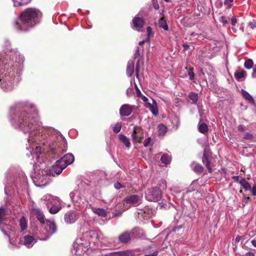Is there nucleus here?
<instances>
[{
  "label": "nucleus",
  "mask_w": 256,
  "mask_h": 256,
  "mask_svg": "<svg viewBox=\"0 0 256 256\" xmlns=\"http://www.w3.org/2000/svg\"><path fill=\"white\" fill-rule=\"evenodd\" d=\"M182 46L185 50H188L189 48V46L188 44H184Z\"/></svg>",
  "instance_id": "obj_61"
},
{
  "label": "nucleus",
  "mask_w": 256,
  "mask_h": 256,
  "mask_svg": "<svg viewBox=\"0 0 256 256\" xmlns=\"http://www.w3.org/2000/svg\"><path fill=\"white\" fill-rule=\"evenodd\" d=\"M149 41H150L149 38H146L145 40H143L142 41L140 42L138 44H139V45L141 46V45L143 44L145 42H149Z\"/></svg>",
  "instance_id": "obj_56"
},
{
  "label": "nucleus",
  "mask_w": 256,
  "mask_h": 256,
  "mask_svg": "<svg viewBox=\"0 0 256 256\" xmlns=\"http://www.w3.org/2000/svg\"><path fill=\"white\" fill-rule=\"evenodd\" d=\"M245 256H255V254L252 252H248L246 253Z\"/></svg>",
  "instance_id": "obj_57"
},
{
  "label": "nucleus",
  "mask_w": 256,
  "mask_h": 256,
  "mask_svg": "<svg viewBox=\"0 0 256 256\" xmlns=\"http://www.w3.org/2000/svg\"><path fill=\"white\" fill-rule=\"evenodd\" d=\"M231 20H232V26H235L237 22V20H236V18L235 16L232 17Z\"/></svg>",
  "instance_id": "obj_52"
},
{
  "label": "nucleus",
  "mask_w": 256,
  "mask_h": 256,
  "mask_svg": "<svg viewBox=\"0 0 256 256\" xmlns=\"http://www.w3.org/2000/svg\"><path fill=\"white\" fill-rule=\"evenodd\" d=\"M232 179L234 180L236 182H240V180H239V176H232Z\"/></svg>",
  "instance_id": "obj_54"
},
{
  "label": "nucleus",
  "mask_w": 256,
  "mask_h": 256,
  "mask_svg": "<svg viewBox=\"0 0 256 256\" xmlns=\"http://www.w3.org/2000/svg\"><path fill=\"white\" fill-rule=\"evenodd\" d=\"M248 26L252 29L254 28H256V24L255 23H253L252 22H248Z\"/></svg>",
  "instance_id": "obj_53"
},
{
  "label": "nucleus",
  "mask_w": 256,
  "mask_h": 256,
  "mask_svg": "<svg viewBox=\"0 0 256 256\" xmlns=\"http://www.w3.org/2000/svg\"><path fill=\"white\" fill-rule=\"evenodd\" d=\"M134 62L132 60H129L126 66V74L128 76H131L134 72Z\"/></svg>",
  "instance_id": "obj_16"
},
{
  "label": "nucleus",
  "mask_w": 256,
  "mask_h": 256,
  "mask_svg": "<svg viewBox=\"0 0 256 256\" xmlns=\"http://www.w3.org/2000/svg\"><path fill=\"white\" fill-rule=\"evenodd\" d=\"M188 98L192 104H197L198 100V94L196 92H191L188 94Z\"/></svg>",
  "instance_id": "obj_17"
},
{
  "label": "nucleus",
  "mask_w": 256,
  "mask_h": 256,
  "mask_svg": "<svg viewBox=\"0 0 256 256\" xmlns=\"http://www.w3.org/2000/svg\"><path fill=\"white\" fill-rule=\"evenodd\" d=\"M153 6L154 9L158 10L160 8L159 4L156 0H152Z\"/></svg>",
  "instance_id": "obj_44"
},
{
  "label": "nucleus",
  "mask_w": 256,
  "mask_h": 256,
  "mask_svg": "<svg viewBox=\"0 0 256 256\" xmlns=\"http://www.w3.org/2000/svg\"><path fill=\"white\" fill-rule=\"evenodd\" d=\"M42 13L34 8H28L24 10L16 19L14 26L18 30L27 32L33 28L38 22Z\"/></svg>",
  "instance_id": "obj_2"
},
{
  "label": "nucleus",
  "mask_w": 256,
  "mask_h": 256,
  "mask_svg": "<svg viewBox=\"0 0 256 256\" xmlns=\"http://www.w3.org/2000/svg\"><path fill=\"white\" fill-rule=\"evenodd\" d=\"M160 160L162 163L166 165L170 163L171 161V158L168 155L165 154L162 156Z\"/></svg>",
  "instance_id": "obj_28"
},
{
  "label": "nucleus",
  "mask_w": 256,
  "mask_h": 256,
  "mask_svg": "<svg viewBox=\"0 0 256 256\" xmlns=\"http://www.w3.org/2000/svg\"><path fill=\"white\" fill-rule=\"evenodd\" d=\"M239 183L245 190H250V185L244 178H242L240 180Z\"/></svg>",
  "instance_id": "obj_24"
},
{
  "label": "nucleus",
  "mask_w": 256,
  "mask_h": 256,
  "mask_svg": "<svg viewBox=\"0 0 256 256\" xmlns=\"http://www.w3.org/2000/svg\"><path fill=\"white\" fill-rule=\"evenodd\" d=\"M34 240V238L32 236L26 235L21 238L20 242L29 248L33 245Z\"/></svg>",
  "instance_id": "obj_15"
},
{
  "label": "nucleus",
  "mask_w": 256,
  "mask_h": 256,
  "mask_svg": "<svg viewBox=\"0 0 256 256\" xmlns=\"http://www.w3.org/2000/svg\"><path fill=\"white\" fill-rule=\"evenodd\" d=\"M198 128L199 132L203 134L206 133L208 130V126L207 124L204 122H200L198 124Z\"/></svg>",
  "instance_id": "obj_23"
},
{
  "label": "nucleus",
  "mask_w": 256,
  "mask_h": 256,
  "mask_svg": "<svg viewBox=\"0 0 256 256\" xmlns=\"http://www.w3.org/2000/svg\"><path fill=\"white\" fill-rule=\"evenodd\" d=\"M19 225L20 228L21 232H22L27 228L28 223L26 218L24 216H22L20 218Z\"/></svg>",
  "instance_id": "obj_21"
},
{
  "label": "nucleus",
  "mask_w": 256,
  "mask_h": 256,
  "mask_svg": "<svg viewBox=\"0 0 256 256\" xmlns=\"http://www.w3.org/2000/svg\"><path fill=\"white\" fill-rule=\"evenodd\" d=\"M204 167L200 164H196L193 168V170L197 174H201L204 171Z\"/></svg>",
  "instance_id": "obj_32"
},
{
  "label": "nucleus",
  "mask_w": 256,
  "mask_h": 256,
  "mask_svg": "<svg viewBox=\"0 0 256 256\" xmlns=\"http://www.w3.org/2000/svg\"><path fill=\"white\" fill-rule=\"evenodd\" d=\"M6 214V211L5 208L0 207V222H2L4 220V216Z\"/></svg>",
  "instance_id": "obj_35"
},
{
  "label": "nucleus",
  "mask_w": 256,
  "mask_h": 256,
  "mask_svg": "<svg viewBox=\"0 0 256 256\" xmlns=\"http://www.w3.org/2000/svg\"><path fill=\"white\" fill-rule=\"evenodd\" d=\"M80 218V213L77 211L70 210L67 212L64 217L65 222L68 224L74 223Z\"/></svg>",
  "instance_id": "obj_6"
},
{
  "label": "nucleus",
  "mask_w": 256,
  "mask_h": 256,
  "mask_svg": "<svg viewBox=\"0 0 256 256\" xmlns=\"http://www.w3.org/2000/svg\"><path fill=\"white\" fill-rule=\"evenodd\" d=\"M151 142V138H148L146 139L144 142V145L145 147H147L150 145V144Z\"/></svg>",
  "instance_id": "obj_43"
},
{
  "label": "nucleus",
  "mask_w": 256,
  "mask_h": 256,
  "mask_svg": "<svg viewBox=\"0 0 256 256\" xmlns=\"http://www.w3.org/2000/svg\"><path fill=\"white\" fill-rule=\"evenodd\" d=\"M188 74L190 80H192L194 79L195 74L194 72L193 68L188 69Z\"/></svg>",
  "instance_id": "obj_40"
},
{
  "label": "nucleus",
  "mask_w": 256,
  "mask_h": 256,
  "mask_svg": "<svg viewBox=\"0 0 256 256\" xmlns=\"http://www.w3.org/2000/svg\"><path fill=\"white\" fill-rule=\"evenodd\" d=\"M132 88H128L126 90V94L127 96L130 97L132 95Z\"/></svg>",
  "instance_id": "obj_49"
},
{
  "label": "nucleus",
  "mask_w": 256,
  "mask_h": 256,
  "mask_svg": "<svg viewBox=\"0 0 256 256\" xmlns=\"http://www.w3.org/2000/svg\"><path fill=\"white\" fill-rule=\"evenodd\" d=\"M162 197V190L158 186L148 190L146 192V198L150 202L160 201Z\"/></svg>",
  "instance_id": "obj_4"
},
{
  "label": "nucleus",
  "mask_w": 256,
  "mask_h": 256,
  "mask_svg": "<svg viewBox=\"0 0 256 256\" xmlns=\"http://www.w3.org/2000/svg\"><path fill=\"white\" fill-rule=\"evenodd\" d=\"M66 142H63V146H64V148H62L61 150H60V148H58V151H59L60 152H65L66 151Z\"/></svg>",
  "instance_id": "obj_50"
},
{
  "label": "nucleus",
  "mask_w": 256,
  "mask_h": 256,
  "mask_svg": "<svg viewBox=\"0 0 256 256\" xmlns=\"http://www.w3.org/2000/svg\"><path fill=\"white\" fill-rule=\"evenodd\" d=\"M159 186L163 190H165L166 189L167 185L166 182L164 180H161L159 182Z\"/></svg>",
  "instance_id": "obj_38"
},
{
  "label": "nucleus",
  "mask_w": 256,
  "mask_h": 256,
  "mask_svg": "<svg viewBox=\"0 0 256 256\" xmlns=\"http://www.w3.org/2000/svg\"><path fill=\"white\" fill-rule=\"evenodd\" d=\"M220 22H222V24H223L224 25H225L226 24L228 23V20L227 18L224 16H221L220 18V20H219Z\"/></svg>",
  "instance_id": "obj_42"
},
{
  "label": "nucleus",
  "mask_w": 256,
  "mask_h": 256,
  "mask_svg": "<svg viewBox=\"0 0 256 256\" xmlns=\"http://www.w3.org/2000/svg\"><path fill=\"white\" fill-rule=\"evenodd\" d=\"M38 112L34 106L26 107L24 110L16 112L13 120L16 124L24 133L30 132L36 128V118Z\"/></svg>",
  "instance_id": "obj_1"
},
{
  "label": "nucleus",
  "mask_w": 256,
  "mask_h": 256,
  "mask_svg": "<svg viewBox=\"0 0 256 256\" xmlns=\"http://www.w3.org/2000/svg\"><path fill=\"white\" fill-rule=\"evenodd\" d=\"M135 230L136 229H133L130 232H125L122 233L118 237L119 241L124 244L128 242L130 240L132 234H134Z\"/></svg>",
  "instance_id": "obj_11"
},
{
  "label": "nucleus",
  "mask_w": 256,
  "mask_h": 256,
  "mask_svg": "<svg viewBox=\"0 0 256 256\" xmlns=\"http://www.w3.org/2000/svg\"><path fill=\"white\" fill-rule=\"evenodd\" d=\"M252 76L253 78H256V66H255L253 70V72L252 74Z\"/></svg>",
  "instance_id": "obj_59"
},
{
  "label": "nucleus",
  "mask_w": 256,
  "mask_h": 256,
  "mask_svg": "<svg viewBox=\"0 0 256 256\" xmlns=\"http://www.w3.org/2000/svg\"><path fill=\"white\" fill-rule=\"evenodd\" d=\"M140 55V48H137L136 51V52L134 54V58H138V57H139Z\"/></svg>",
  "instance_id": "obj_51"
},
{
  "label": "nucleus",
  "mask_w": 256,
  "mask_h": 256,
  "mask_svg": "<svg viewBox=\"0 0 256 256\" xmlns=\"http://www.w3.org/2000/svg\"><path fill=\"white\" fill-rule=\"evenodd\" d=\"M36 217L38 220L40 221V222L42 224H45L44 220V214L40 211H37L36 214Z\"/></svg>",
  "instance_id": "obj_30"
},
{
  "label": "nucleus",
  "mask_w": 256,
  "mask_h": 256,
  "mask_svg": "<svg viewBox=\"0 0 256 256\" xmlns=\"http://www.w3.org/2000/svg\"><path fill=\"white\" fill-rule=\"evenodd\" d=\"M244 202L246 204L248 203V200H250V198L246 196L244 194Z\"/></svg>",
  "instance_id": "obj_58"
},
{
  "label": "nucleus",
  "mask_w": 256,
  "mask_h": 256,
  "mask_svg": "<svg viewBox=\"0 0 256 256\" xmlns=\"http://www.w3.org/2000/svg\"><path fill=\"white\" fill-rule=\"evenodd\" d=\"M134 106L128 104L122 105L120 108V114L121 116H128L132 113Z\"/></svg>",
  "instance_id": "obj_10"
},
{
  "label": "nucleus",
  "mask_w": 256,
  "mask_h": 256,
  "mask_svg": "<svg viewBox=\"0 0 256 256\" xmlns=\"http://www.w3.org/2000/svg\"><path fill=\"white\" fill-rule=\"evenodd\" d=\"M94 212L100 216L104 217L106 216V212L103 208H93Z\"/></svg>",
  "instance_id": "obj_25"
},
{
  "label": "nucleus",
  "mask_w": 256,
  "mask_h": 256,
  "mask_svg": "<svg viewBox=\"0 0 256 256\" xmlns=\"http://www.w3.org/2000/svg\"><path fill=\"white\" fill-rule=\"evenodd\" d=\"M104 256H112V253H110L108 254H105Z\"/></svg>",
  "instance_id": "obj_64"
},
{
  "label": "nucleus",
  "mask_w": 256,
  "mask_h": 256,
  "mask_svg": "<svg viewBox=\"0 0 256 256\" xmlns=\"http://www.w3.org/2000/svg\"><path fill=\"white\" fill-rule=\"evenodd\" d=\"M246 75V72L244 70H242L239 72H235L234 77L235 78L239 80L242 78H244Z\"/></svg>",
  "instance_id": "obj_29"
},
{
  "label": "nucleus",
  "mask_w": 256,
  "mask_h": 256,
  "mask_svg": "<svg viewBox=\"0 0 256 256\" xmlns=\"http://www.w3.org/2000/svg\"><path fill=\"white\" fill-rule=\"evenodd\" d=\"M140 200V198L137 194H132L126 196L124 198V202L128 204L133 205L136 204Z\"/></svg>",
  "instance_id": "obj_13"
},
{
  "label": "nucleus",
  "mask_w": 256,
  "mask_h": 256,
  "mask_svg": "<svg viewBox=\"0 0 256 256\" xmlns=\"http://www.w3.org/2000/svg\"><path fill=\"white\" fill-rule=\"evenodd\" d=\"M250 191L253 196H256V185H254L252 188H250Z\"/></svg>",
  "instance_id": "obj_48"
},
{
  "label": "nucleus",
  "mask_w": 256,
  "mask_h": 256,
  "mask_svg": "<svg viewBox=\"0 0 256 256\" xmlns=\"http://www.w3.org/2000/svg\"><path fill=\"white\" fill-rule=\"evenodd\" d=\"M211 152L208 148H206L204 150L203 153V156L202 158V162L205 165L206 168H208V171L210 173L212 172V169L210 166V158L211 156Z\"/></svg>",
  "instance_id": "obj_8"
},
{
  "label": "nucleus",
  "mask_w": 256,
  "mask_h": 256,
  "mask_svg": "<svg viewBox=\"0 0 256 256\" xmlns=\"http://www.w3.org/2000/svg\"><path fill=\"white\" fill-rule=\"evenodd\" d=\"M135 86L136 88V96L141 98L142 100L144 102V106L148 108L149 110L154 116H158V108L156 100L153 98H151L150 102L148 98L142 94L140 90L138 88L137 85L136 84Z\"/></svg>",
  "instance_id": "obj_3"
},
{
  "label": "nucleus",
  "mask_w": 256,
  "mask_h": 256,
  "mask_svg": "<svg viewBox=\"0 0 256 256\" xmlns=\"http://www.w3.org/2000/svg\"><path fill=\"white\" fill-rule=\"evenodd\" d=\"M74 160V156L72 154H67L63 158L58 160V163H64L66 165V167L73 162Z\"/></svg>",
  "instance_id": "obj_12"
},
{
  "label": "nucleus",
  "mask_w": 256,
  "mask_h": 256,
  "mask_svg": "<svg viewBox=\"0 0 256 256\" xmlns=\"http://www.w3.org/2000/svg\"><path fill=\"white\" fill-rule=\"evenodd\" d=\"M140 64V60H138V62H136V76L137 78H138V66Z\"/></svg>",
  "instance_id": "obj_55"
},
{
  "label": "nucleus",
  "mask_w": 256,
  "mask_h": 256,
  "mask_svg": "<svg viewBox=\"0 0 256 256\" xmlns=\"http://www.w3.org/2000/svg\"><path fill=\"white\" fill-rule=\"evenodd\" d=\"M119 140L120 142H122L127 148H130V142L129 138H128L126 136L122 134L118 135Z\"/></svg>",
  "instance_id": "obj_19"
},
{
  "label": "nucleus",
  "mask_w": 256,
  "mask_h": 256,
  "mask_svg": "<svg viewBox=\"0 0 256 256\" xmlns=\"http://www.w3.org/2000/svg\"><path fill=\"white\" fill-rule=\"evenodd\" d=\"M114 187L116 189H119L120 188H124L125 186L124 185L121 184L120 182H116L114 184Z\"/></svg>",
  "instance_id": "obj_45"
},
{
  "label": "nucleus",
  "mask_w": 256,
  "mask_h": 256,
  "mask_svg": "<svg viewBox=\"0 0 256 256\" xmlns=\"http://www.w3.org/2000/svg\"><path fill=\"white\" fill-rule=\"evenodd\" d=\"M58 162V160L56 162V164L53 166L52 169L46 172V174L55 176V174L58 175L62 173L63 170L66 168V165L64 163L62 164V163Z\"/></svg>",
  "instance_id": "obj_5"
},
{
  "label": "nucleus",
  "mask_w": 256,
  "mask_h": 256,
  "mask_svg": "<svg viewBox=\"0 0 256 256\" xmlns=\"http://www.w3.org/2000/svg\"><path fill=\"white\" fill-rule=\"evenodd\" d=\"M121 128H122L121 122H118L113 127V131L114 132H115L118 133L119 132H120Z\"/></svg>",
  "instance_id": "obj_37"
},
{
  "label": "nucleus",
  "mask_w": 256,
  "mask_h": 256,
  "mask_svg": "<svg viewBox=\"0 0 256 256\" xmlns=\"http://www.w3.org/2000/svg\"><path fill=\"white\" fill-rule=\"evenodd\" d=\"M254 62L252 59H248L246 60L244 64V66L246 68L250 70L253 66Z\"/></svg>",
  "instance_id": "obj_33"
},
{
  "label": "nucleus",
  "mask_w": 256,
  "mask_h": 256,
  "mask_svg": "<svg viewBox=\"0 0 256 256\" xmlns=\"http://www.w3.org/2000/svg\"><path fill=\"white\" fill-rule=\"evenodd\" d=\"M132 137L134 142H140L144 138L142 129L138 126L134 127Z\"/></svg>",
  "instance_id": "obj_9"
},
{
  "label": "nucleus",
  "mask_w": 256,
  "mask_h": 256,
  "mask_svg": "<svg viewBox=\"0 0 256 256\" xmlns=\"http://www.w3.org/2000/svg\"><path fill=\"white\" fill-rule=\"evenodd\" d=\"M144 24V22L142 18L136 16L134 18L132 22V28L134 30L140 32Z\"/></svg>",
  "instance_id": "obj_7"
},
{
  "label": "nucleus",
  "mask_w": 256,
  "mask_h": 256,
  "mask_svg": "<svg viewBox=\"0 0 256 256\" xmlns=\"http://www.w3.org/2000/svg\"><path fill=\"white\" fill-rule=\"evenodd\" d=\"M89 234L90 236L92 237V240H89L90 242H92L93 243H95L98 238V234L94 232H90Z\"/></svg>",
  "instance_id": "obj_36"
},
{
  "label": "nucleus",
  "mask_w": 256,
  "mask_h": 256,
  "mask_svg": "<svg viewBox=\"0 0 256 256\" xmlns=\"http://www.w3.org/2000/svg\"><path fill=\"white\" fill-rule=\"evenodd\" d=\"M113 256H129V252L126 251L113 252Z\"/></svg>",
  "instance_id": "obj_34"
},
{
  "label": "nucleus",
  "mask_w": 256,
  "mask_h": 256,
  "mask_svg": "<svg viewBox=\"0 0 256 256\" xmlns=\"http://www.w3.org/2000/svg\"><path fill=\"white\" fill-rule=\"evenodd\" d=\"M146 32L148 34V38H150V37L154 35V32H152V28L150 26H148L146 28Z\"/></svg>",
  "instance_id": "obj_39"
},
{
  "label": "nucleus",
  "mask_w": 256,
  "mask_h": 256,
  "mask_svg": "<svg viewBox=\"0 0 256 256\" xmlns=\"http://www.w3.org/2000/svg\"><path fill=\"white\" fill-rule=\"evenodd\" d=\"M252 242V244L254 246V247H256V240H252L251 242Z\"/></svg>",
  "instance_id": "obj_62"
},
{
  "label": "nucleus",
  "mask_w": 256,
  "mask_h": 256,
  "mask_svg": "<svg viewBox=\"0 0 256 256\" xmlns=\"http://www.w3.org/2000/svg\"><path fill=\"white\" fill-rule=\"evenodd\" d=\"M167 130L166 127L163 124H160L158 126V134L159 136H164Z\"/></svg>",
  "instance_id": "obj_26"
},
{
  "label": "nucleus",
  "mask_w": 256,
  "mask_h": 256,
  "mask_svg": "<svg viewBox=\"0 0 256 256\" xmlns=\"http://www.w3.org/2000/svg\"><path fill=\"white\" fill-rule=\"evenodd\" d=\"M46 227L45 228V229L48 234H52L56 232V226L54 222L46 220Z\"/></svg>",
  "instance_id": "obj_14"
},
{
  "label": "nucleus",
  "mask_w": 256,
  "mask_h": 256,
  "mask_svg": "<svg viewBox=\"0 0 256 256\" xmlns=\"http://www.w3.org/2000/svg\"><path fill=\"white\" fill-rule=\"evenodd\" d=\"M238 130L239 132H244L246 130V127L243 125H238Z\"/></svg>",
  "instance_id": "obj_47"
},
{
  "label": "nucleus",
  "mask_w": 256,
  "mask_h": 256,
  "mask_svg": "<svg viewBox=\"0 0 256 256\" xmlns=\"http://www.w3.org/2000/svg\"><path fill=\"white\" fill-rule=\"evenodd\" d=\"M241 239H242V236H238L236 238L235 241L236 242H238Z\"/></svg>",
  "instance_id": "obj_60"
},
{
  "label": "nucleus",
  "mask_w": 256,
  "mask_h": 256,
  "mask_svg": "<svg viewBox=\"0 0 256 256\" xmlns=\"http://www.w3.org/2000/svg\"><path fill=\"white\" fill-rule=\"evenodd\" d=\"M234 0H225L224 1V4L225 5H227L228 8L231 7L232 3V2Z\"/></svg>",
  "instance_id": "obj_46"
},
{
  "label": "nucleus",
  "mask_w": 256,
  "mask_h": 256,
  "mask_svg": "<svg viewBox=\"0 0 256 256\" xmlns=\"http://www.w3.org/2000/svg\"><path fill=\"white\" fill-rule=\"evenodd\" d=\"M158 24L160 27L162 28L164 30H168V25L166 20H164V16L159 20Z\"/></svg>",
  "instance_id": "obj_22"
},
{
  "label": "nucleus",
  "mask_w": 256,
  "mask_h": 256,
  "mask_svg": "<svg viewBox=\"0 0 256 256\" xmlns=\"http://www.w3.org/2000/svg\"><path fill=\"white\" fill-rule=\"evenodd\" d=\"M61 206L60 205L52 206L49 210V212L52 214L58 213L60 210Z\"/></svg>",
  "instance_id": "obj_31"
},
{
  "label": "nucleus",
  "mask_w": 256,
  "mask_h": 256,
  "mask_svg": "<svg viewBox=\"0 0 256 256\" xmlns=\"http://www.w3.org/2000/svg\"><path fill=\"white\" fill-rule=\"evenodd\" d=\"M32 0H12L14 6L15 7H18L26 5L30 3Z\"/></svg>",
  "instance_id": "obj_20"
},
{
  "label": "nucleus",
  "mask_w": 256,
  "mask_h": 256,
  "mask_svg": "<svg viewBox=\"0 0 256 256\" xmlns=\"http://www.w3.org/2000/svg\"><path fill=\"white\" fill-rule=\"evenodd\" d=\"M118 208V212H113V217H118L121 216L124 211V206L122 204H119L116 206V208Z\"/></svg>",
  "instance_id": "obj_27"
},
{
  "label": "nucleus",
  "mask_w": 256,
  "mask_h": 256,
  "mask_svg": "<svg viewBox=\"0 0 256 256\" xmlns=\"http://www.w3.org/2000/svg\"><path fill=\"white\" fill-rule=\"evenodd\" d=\"M12 78H10V80L8 79V82H10V86H11L12 85Z\"/></svg>",
  "instance_id": "obj_63"
},
{
  "label": "nucleus",
  "mask_w": 256,
  "mask_h": 256,
  "mask_svg": "<svg viewBox=\"0 0 256 256\" xmlns=\"http://www.w3.org/2000/svg\"><path fill=\"white\" fill-rule=\"evenodd\" d=\"M241 93L244 98L248 102L252 104H254V100L248 92L244 90H242Z\"/></svg>",
  "instance_id": "obj_18"
},
{
  "label": "nucleus",
  "mask_w": 256,
  "mask_h": 256,
  "mask_svg": "<svg viewBox=\"0 0 256 256\" xmlns=\"http://www.w3.org/2000/svg\"><path fill=\"white\" fill-rule=\"evenodd\" d=\"M253 138V135L249 132L245 133L244 136V138L246 140H252Z\"/></svg>",
  "instance_id": "obj_41"
}]
</instances>
